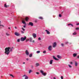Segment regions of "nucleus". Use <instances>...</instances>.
Here are the masks:
<instances>
[{"mask_svg":"<svg viewBox=\"0 0 79 79\" xmlns=\"http://www.w3.org/2000/svg\"><path fill=\"white\" fill-rule=\"evenodd\" d=\"M13 49V47L10 48V47L6 48L5 49V53L6 55H8V54L10 53V52H12Z\"/></svg>","mask_w":79,"mask_h":79,"instance_id":"obj_1","label":"nucleus"},{"mask_svg":"<svg viewBox=\"0 0 79 79\" xmlns=\"http://www.w3.org/2000/svg\"><path fill=\"white\" fill-rule=\"evenodd\" d=\"M40 73H41L42 74V75H43L44 76H45L47 75V73H44V71L42 70H40Z\"/></svg>","mask_w":79,"mask_h":79,"instance_id":"obj_2","label":"nucleus"},{"mask_svg":"<svg viewBox=\"0 0 79 79\" xmlns=\"http://www.w3.org/2000/svg\"><path fill=\"white\" fill-rule=\"evenodd\" d=\"M26 39H27V37L26 36H25L24 37H21V40L22 42H23V41H24L25 40H26Z\"/></svg>","mask_w":79,"mask_h":79,"instance_id":"obj_3","label":"nucleus"},{"mask_svg":"<svg viewBox=\"0 0 79 79\" xmlns=\"http://www.w3.org/2000/svg\"><path fill=\"white\" fill-rule=\"evenodd\" d=\"M32 35L33 38H34V39L37 37V35H36V34L35 33H33Z\"/></svg>","mask_w":79,"mask_h":79,"instance_id":"obj_4","label":"nucleus"},{"mask_svg":"<svg viewBox=\"0 0 79 79\" xmlns=\"http://www.w3.org/2000/svg\"><path fill=\"white\" fill-rule=\"evenodd\" d=\"M48 50H49V51H51V50H52V46L51 45L49 46L48 47Z\"/></svg>","mask_w":79,"mask_h":79,"instance_id":"obj_5","label":"nucleus"},{"mask_svg":"<svg viewBox=\"0 0 79 79\" xmlns=\"http://www.w3.org/2000/svg\"><path fill=\"white\" fill-rule=\"evenodd\" d=\"M56 43H54L53 44V48H55V47H56Z\"/></svg>","mask_w":79,"mask_h":79,"instance_id":"obj_6","label":"nucleus"},{"mask_svg":"<svg viewBox=\"0 0 79 79\" xmlns=\"http://www.w3.org/2000/svg\"><path fill=\"white\" fill-rule=\"evenodd\" d=\"M15 35H16V36H19V35H20V34H19L18 33H17V32H15Z\"/></svg>","mask_w":79,"mask_h":79,"instance_id":"obj_7","label":"nucleus"},{"mask_svg":"<svg viewBox=\"0 0 79 79\" xmlns=\"http://www.w3.org/2000/svg\"><path fill=\"white\" fill-rule=\"evenodd\" d=\"M53 60H50L49 62V64H53Z\"/></svg>","mask_w":79,"mask_h":79,"instance_id":"obj_8","label":"nucleus"},{"mask_svg":"<svg viewBox=\"0 0 79 79\" xmlns=\"http://www.w3.org/2000/svg\"><path fill=\"white\" fill-rule=\"evenodd\" d=\"M25 53L27 55H29V52H28V51L27 50H26V51Z\"/></svg>","mask_w":79,"mask_h":79,"instance_id":"obj_9","label":"nucleus"},{"mask_svg":"<svg viewBox=\"0 0 79 79\" xmlns=\"http://www.w3.org/2000/svg\"><path fill=\"white\" fill-rule=\"evenodd\" d=\"M25 77V79H28V77L27 76V75H24L23 76V77Z\"/></svg>","mask_w":79,"mask_h":79,"instance_id":"obj_10","label":"nucleus"},{"mask_svg":"<svg viewBox=\"0 0 79 79\" xmlns=\"http://www.w3.org/2000/svg\"><path fill=\"white\" fill-rule=\"evenodd\" d=\"M53 58L54 60H59V59L56 58L55 57V56H53Z\"/></svg>","mask_w":79,"mask_h":79,"instance_id":"obj_11","label":"nucleus"},{"mask_svg":"<svg viewBox=\"0 0 79 79\" xmlns=\"http://www.w3.org/2000/svg\"><path fill=\"white\" fill-rule=\"evenodd\" d=\"M33 24L31 22H29V25H30V26H33Z\"/></svg>","mask_w":79,"mask_h":79,"instance_id":"obj_12","label":"nucleus"},{"mask_svg":"<svg viewBox=\"0 0 79 79\" xmlns=\"http://www.w3.org/2000/svg\"><path fill=\"white\" fill-rule=\"evenodd\" d=\"M46 32H47V34H50V32H49V31H48L47 30H45Z\"/></svg>","mask_w":79,"mask_h":79,"instance_id":"obj_13","label":"nucleus"},{"mask_svg":"<svg viewBox=\"0 0 79 79\" xmlns=\"http://www.w3.org/2000/svg\"><path fill=\"white\" fill-rule=\"evenodd\" d=\"M6 35L7 36H10V34L8 32H6Z\"/></svg>","mask_w":79,"mask_h":79,"instance_id":"obj_14","label":"nucleus"},{"mask_svg":"<svg viewBox=\"0 0 79 79\" xmlns=\"http://www.w3.org/2000/svg\"><path fill=\"white\" fill-rule=\"evenodd\" d=\"M73 57H76V56H77V54H76V53L73 54Z\"/></svg>","mask_w":79,"mask_h":79,"instance_id":"obj_15","label":"nucleus"},{"mask_svg":"<svg viewBox=\"0 0 79 79\" xmlns=\"http://www.w3.org/2000/svg\"><path fill=\"white\" fill-rule=\"evenodd\" d=\"M22 23L23 24H25V25H26V22L24 21H22Z\"/></svg>","mask_w":79,"mask_h":79,"instance_id":"obj_16","label":"nucleus"},{"mask_svg":"<svg viewBox=\"0 0 79 79\" xmlns=\"http://www.w3.org/2000/svg\"><path fill=\"white\" fill-rule=\"evenodd\" d=\"M4 27V26L3 25H1L0 24V28H2V27Z\"/></svg>","mask_w":79,"mask_h":79,"instance_id":"obj_17","label":"nucleus"},{"mask_svg":"<svg viewBox=\"0 0 79 79\" xmlns=\"http://www.w3.org/2000/svg\"><path fill=\"white\" fill-rule=\"evenodd\" d=\"M36 67L39 66H40V64H39L38 63L36 64Z\"/></svg>","mask_w":79,"mask_h":79,"instance_id":"obj_18","label":"nucleus"},{"mask_svg":"<svg viewBox=\"0 0 79 79\" xmlns=\"http://www.w3.org/2000/svg\"><path fill=\"white\" fill-rule=\"evenodd\" d=\"M28 19H29V18H28V17H26L25 19L26 21H28Z\"/></svg>","mask_w":79,"mask_h":79,"instance_id":"obj_19","label":"nucleus"},{"mask_svg":"<svg viewBox=\"0 0 79 79\" xmlns=\"http://www.w3.org/2000/svg\"><path fill=\"white\" fill-rule=\"evenodd\" d=\"M9 6H7L6 4H5L4 5V7L5 8H7V7H8Z\"/></svg>","mask_w":79,"mask_h":79,"instance_id":"obj_20","label":"nucleus"},{"mask_svg":"<svg viewBox=\"0 0 79 79\" xmlns=\"http://www.w3.org/2000/svg\"><path fill=\"white\" fill-rule=\"evenodd\" d=\"M57 58H58L60 59V58H61V56H60V55H58L57 56Z\"/></svg>","mask_w":79,"mask_h":79,"instance_id":"obj_21","label":"nucleus"},{"mask_svg":"<svg viewBox=\"0 0 79 79\" xmlns=\"http://www.w3.org/2000/svg\"><path fill=\"white\" fill-rule=\"evenodd\" d=\"M29 57H32V54H31L29 55Z\"/></svg>","mask_w":79,"mask_h":79,"instance_id":"obj_22","label":"nucleus"},{"mask_svg":"<svg viewBox=\"0 0 79 79\" xmlns=\"http://www.w3.org/2000/svg\"><path fill=\"white\" fill-rule=\"evenodd\" d=\"M39 19H43V18L42 17H39Z\"/></svg>","mask_w":79,"mask_h":79,"instance_id":"obj_23","label":"nucleus"},{"mask_svg":"<svg viewBox=\"0 0 79 79\" xmlns=\"http://www.w3.org/2000/svg\"><path fill=\"white\" fill-rule=\"evenodd\" d=\"M40 51H37L36 52V53H40Z\"/></svg>","mask_w":79,"mask_h":79,"instance_id":"obj_24","label":"nucleus"},{"mask_svg":"<svg viewBox=\"0 0 79 79\" xmlns=\"http://www.w3.org/2000/svg\"><path fill=\"white\" fill-rule=\"evenodd\" d=\"M31 72H32V70H30L29 71V74H30V73H31Z\"/></svg>","mask_w":79,"mask_h":79,"instance_id":"obj_25","label":"nucleus"},{"mask_svg":"<svg viewBox=\"0 0 79 79\" xmlns=\"http://www.w3.org/2000/svg\"><path fill=\"white\" fill-rule=\"evenodd\" d=\"M75 65L76 66H77V62H75Z\"/></svg>","mask_w":79,"mask_h":79,"instance_id":"obj_26","label":"nucleus"},{"mask_svg":"<svg viewBox=\"0 0 79 79\" xmlns=\"http://www.w3.org/2000/svg\"><path fill=\"white\" fill-rule=\"evenodd\" d=\"M10 76H11V77H14V76H13V75L12 74H10Z\"/></svg>","mask_w":79,"mask_h":79,"instance_id":"obj_27","label":"nucleus"},{"mask_svg":"<svg viewBox=\"0 0 79 79\" xmlns=\"http://www.w3.org/2000/svg\"><path fill=\"white\" fill-rule=\"evenodd\" d=\"M77 33L76 32H74V33H73V35H76Z\"/></svg>","mask_w":79,"mask_h":79,"instance_id":"obj_28","label":"nucleus"},{"mask_svg":"<svg viewBox=\"0 0 79 79\" xmlns=\"http://www.w3.org/2000/svg\"><path fill=\"white\" fill-rule=\"evenodd\" d=\"M21 29L23 31H25V29H24L23 27L21 28Z\"/></svg>","mask_w":79,"mask_h":79,"instance_id":"obj_29","label":"nucleus"},{"mask_svg":"<svg viewBox=\"0 0 79 79\" xmlns=\"http://www.w3.org/2000/svg\"><path fill=\"white\" fill-rule=\"evenodd\" d=\"M21 32L22 34H24V31H21Z\"/></svg>","mask_w":79,"mask_h":79,"instance_id":"obj_30","label":"nucleus"},{"mask_svg":"<svg viewBox=\"0 0 79 79\" xmlns=\"http://www.w3.org/2000/svg\"><path fill=\"white\" fill-rule=\"evenodd\" d=\"M71 25V26H72V27H73V24H68V26H69V25Z\"/></svg>","mask_w":79,"mask_h":79,"instance_id":"obj_31","label":"nucleus"},{"mask_svg":"<svg viewBox=\"0 0 79 79\" xmlns=\"http://www.w3.org/2000/svg\"><path fill=\"white\" fill-rule=\"evenodd\" d=\"M17 42H20V39H18V40H17Z\"/></svg>","mask_w":79,"mask_h":79,"instance_id":"obj_32","label":"nucleus"},{"mask_svg":"<svg viewBox=\"0 0 79 79\" xmlns=\"http://www.w3.org/2000/svg\"><path fill=\"white\" fill-rule=\"evenodd\" d=\"M29 39H30V42H31V41L32 40V38H30Z\"/></svg>","mask_w":79,"mask_h":79,"instance_id":"obj_33","label":"nucleus"},{"mask_svg":"<svg viewBox=\"0 0 79 79\" xmlns=\"http://www.w3.org/2000/svg\"><path fill=\"white\" fill-rule=\"evenodd\" d=\"M69 68H72V66L70 65H69Z\"/></svg>","mask_w":79,"mask_h":79,"instance_id":"obj_34","label":"nucleus"},{"mask_svg":"<svg viewBox=\"0 0 79 79\" xmlns=\"http://www.w3.org/2000/svg\"><path fill=\"white\" fill-rule=\"evenodd\" d=\"M29 40V39H27V40H26V42H27V41H28V40Z\"/></svg>","mask_w":79,"mask_h":79,"instance_id":"obj_35","label":"nucleus"},{"mask_svg":"<svg viewBox=\"0 0 79 79\" xmlns=\"http://www.w3.org/2000/svg\"><path fill=\"white\" fill-rule=\"evenodd\" d=\"M43 53H46V51H43Z\"/></svg>","mask_w":79,"mask_h":79,"instance_id":"obj_36","label":"nucleus"},{"mask_svg":"<svg viewBox=\"0 0 79 79\" xmlns=\"http://www.w3.org/2000/svg\"><path fill=\"white\" fill-rule=\"evenodd\" d=\"M38 40H41V38H40V37H39V38H38Z\"/></svg>","mask_w":79,"mask_h":79,"instance_id":"obj_37","label":"nucleus"},{"mask_svg":"<svg viewBox=\"0 0 79 79\" xmlns=\"http://www.w3.org/2000/svg\"><path fill=\"white\" fill-rule=\"evenodd\" d=\"M31 68H34V66L33 65H31Z\"/></svg>","mask_w":79,"mask_h":79,"instance_id":"obj_38","label":"nucleus"},{"mask_svg":"<svg viewBox=\"0 0 79 79\" xmlns=\"http://www.w3.org/2000/svg\"><path fill=\"white\" fill-rule=\"evenodd\" d=\"M59 17H61V14H59Z\"/></svg>","mask_w":79,"mask_h":79,"instance_id":"obj_39","label":"nucleus"},{"mask_svg":"<svg viewBox=\"0 0 79 79\" xmlns=\"http://www.w3.org/2000/svg\"><path fill=\"white\" fill-rule=\"evenodd\" d=\"M61 79H63V76H61Z\"/></svg>","mask_w":79,"mask_h":79,"instance_id":"obj_40","label":"nucleus"},{"mask_svg":"<svg viewBox=\"0 0 79 79\" xmlns=\"http://www.w3.org/2000/svg\"><path fill=\"white\" fill-rule=\"evenodd\" d=\"M76 30H79V28L78 27L76 28Z\"/></svg>","mask_w":79,"mask_h":79,"instance_id":"obj_41","label":"nucleus"},{"mask_svg":"<svg viewBox=\"0 0 79 79\" xmlns=\"http://www.w3.org/2000/svg\"><path fill=\"white\" fill-rule=\"evenodd\" d=\"M61 45L62 46V47H63V46H64V44H61Z\"/></svg>","mask_w":79,"mask_h":79,"instance_id":"obj_42","label":"nucleus"},{"mask_svg":"<svg viewBox=\"0 0 79 79\" xmlns=\"http://www.w3.org/2000/svg\"><path fill=\"white\" fill-rule=\"evenodd\" d=\"M70 64H73V62H70Z\"/></svg>","mask_w":79,"mask_h":79,"instance_id":"obj_43","label":"nucleus"},{"mask_svg":"<svg viewBox=\"0 0 79 79\" xmlns=\"http://www.w3.org/2000/svg\"><path fill=\"white\" fill-rule=\"evenodd\" d=\"M36 74H39V72H36Z\"/></svg>","mask_w":79,"mask_h":79,"instance_id":"obj_44","label":"nucleus"},{"mask_svg":"<svg viewBox=\"0 0 79 79\" xmlns=\"http://www.w3.org/2000/svg\"><path fill=\"white\" fill-rule=\"evenodd\" d=\"M32 42H33V43H34L35 42V41L33 40V41H32Z\"/></svg>","mask_w":79,"mask_h":79,"instance_id":"obj_45","label":"nucleus"},{"mask_svg":"<svg viewBox=\"0 0 79 79\" xmlns=\"http://www.w3.org/2000/svg\"><path fill=\"white\" fill-rule=\"evenodd\" d=\"M66 44H68V42H66L65 43Z\"/></svg>","mask_w":79,"mask_h":79,"instance_id":"obj_46","label":"nucleus"},{"mask_svg":"<svg viewBox=\"0 0 79 79\" xmlns=\"http://www.w3.org/2000/svg\"><path fill=\"white\" fill-rule=\"evenodd\" d=\"M23 27H24L25 28V27H26V25H24L23 26Z\"/></svg>","mask_w":79,"mask_h":79,"instance_id":"obj_47","label":"nucleus"},{"mask_svg":"<svg viewBox=\"0 0 79 79\" xmlns=\"http://www.w3.org/2000/svg\"><path fill=\"white\" fill-rule=\"evenodd\" d=\"M26 60H27V61H28L29 60V59L27 58V59H26Z\"/></svg>","mask_w":79,"mask_h":79,"instance_id":"obj_48","label":"nucleus"},{"mask_svg":"<svg viewBox=\"0 0 79 79\" xmlns=\"http://www.w3.org/2000/svg\"><path fill=\"white\" fill-rule=\"evenodd\" d=\"M77 58H79V56H77Z\"/></svg>","mask_w":79,"mask_h":79,"instance_id":"obj_49","label":"nucleus"},{"mask_svg":"<svg viewBox=\"0 0 79 79\" xmlns=\"http://www.w3.org/2000/svg\"><path fill=\"white\" fill-rule=\"evenodd\" d=\"M15 29H17V27H15Z\"/></svg>","mask_w":79,"mask_h":79,"instance_id":"obj_50","label":"nucleus"},{"mask_svg":"<svg viewBox=\"0 0 79 79\" xmlns=\"http://www.w3.org/2000/svg\"><path fill=\"white\" fill-rule=\"evenodd\" d=\"M8 29H10V30H11V29H10V27H9Z\"/></svg>","mask_w":79,"mask_h":79,"instance_id":"obj_51","label":"nucleus"},{"mask_svg":"<svg viewBox=\"0 0 79 79\" xmlns=\"http://www.w3.org/2000/svg\"><path fill=\"white\" fill-rule=\"evenodd\" d=\"M54 79H56V78L55 77H54Z\"/></svg>","mask_w":79,"mask_h":79,"instance_id":"obj_52","label":"nucleus"},{"mask_svg":"<svg viewBox=\"0 0 79 79\" xmlns=\"http://www.w3.org/2000/svg\"><path fill=\"white\" fill-rule=\"evenodd\" d=\"M23 64H25V62H23Z\"/></svg>","mask_w":79,"mask_h":79,"instance_id":"obj_53","label":"nucleus"},{"mask_svg":"<svg viewBox=\"0 0 79 79\" xmlns=\"http://www.w3.org/2000/svg\"><path fill=\"white\" fill-rule=\"evenodd\" d=\"M1 23V22L0 21V24Z\"/></svg>","mask_w":79,"mask_h":79,"instance_id":"obj_54","label":"nucleus"}]
</instances>
